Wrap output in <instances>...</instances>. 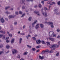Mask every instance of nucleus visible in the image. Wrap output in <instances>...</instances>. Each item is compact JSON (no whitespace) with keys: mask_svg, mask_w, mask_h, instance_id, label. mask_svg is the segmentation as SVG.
Returning <instances> with one entry per match:
<instances>
[{"mask_svg":"<svg viewBox=\"0 0 60 60\" xmlns=\"http://www.w3.org/2000/svg\"><path fill=\"white\" fill-rule=\"evenodd\" d=\"M53 45H52V46L51 47V50H54L55 49V48L54 47V46H53Z\"/></svg>","mask_w":60,"mask_h":60,"instance_id":"nucleus-13","label":"nucleus"},{"mask_svg":"<svg viewBox=\"0 0 60 60\" xmlns=\"http://www.w3.org/2000/svg\"><path fill=\"white\" fill-rule=\"evenodd\" d=\"M28 52H26L23 54V55H26L27 54Z\"/></svg>","mask_w":60,"mask_h":60,"instance_id":"nucleus-22","label":"nucleus"},{"mask_svg":"<svg viewBox=\"0 0 60 60\" xmlns=\"http://www.w3.org/2000/svg\"><path fill=\"white\" fill-rule=\"evenodd\" d=\"M25 14H23L22 15L21 17H22V18H23V17H24V16H25Z\"/></svg>","mask_w":60,"mask_h":60,"instance_id":"nucleus-42","label":"nucleus"},{"mask_svg":"<svg viewBox=\"0 0 60 60\" xmlns=\"http://www.w3.org/2000/svg\"><path fill=\"white\" fill-rule=\"evenodd\" d=\"M17 22H14V25H17Z\"/></svg>","mask_w":60,"mask_h":60,"instance_id":"nucleus-43","label":"nucleus"},{"mask_svg":"<svg viewBox=\"0 0 60 60\" xmlns=\"http://www.w3.org/2000/svg\"><path fill=\"white\" fill-rule=\"evenodd\" d=\"M9 36H10V37H11L12 36V34H9Z\"/></svg>","mask_w":60,"mask_h":60,"instance_id":"nucleus-47","label":"nucleus"},{"mask_svg":"<svg viewBox=\"0 0 60 60\" xmlns=\"http://www.w3.org/2000/svg\"><path fill=\"white\" fill-rule=\"evenodd\" d=\"M3 36V37L2 39L3 40H4V39H5V36L4 35Z\"/></svg>","mask_w":60,"mask_h":60,"instance_id":"nucleus-33","label":"nucleus"},{"mask_svg":"<svg viewBox=\"0 0 60 60\" xmlns=\"http://www.w3.org/2000/svg\"><path fill=\"white\" fill-rule=\"evenodd\" d=\"M6 13H7V14H9L11 13H10V12H8V11L6 12Z\"/></svg>","mask_w":60,"mask_h":60,"instance_id":"nucleus-34","label":"nucleus"},{"mask_svg":"<svg viewBox=\"0 0 60 60\" xmlns=\"http://www.w3.org/2000/svg\"><path fill=\"white\" fill-rule=\"evenodd\" d=\"M27 46L29 48H32V46H29L28 45H27Z\"/></svg>","mask_w":60,"mask_h":60,"instance_id":"nucleus-36","label":"nucleus"},{"mask_svg":"<svg viewBox=\"0 0 60 60\" xmlns=\"http://www.w3.org/2000/svg\"><path fill=\"white\" fill-rule=\"evenodd\" d=\"M26 6H23L22 7V9H25V8L26 7Z\"/></svg>","mask_w":60,"mask_h":60,"instance_id":"nucleus-40","label":"nucleus"},{"mask_svg":"<svg viewBox=\"0 0 60 60\" xmlns=\"http://www.w3.org/2000/svg\"><path fill=\"white\" fill-rule=\"evenodd\" d=\"M6 39H7V40H8V39H9V37H7L6 38Z\"/></svg>","mask_w":60,"mask_h":60,"instance_id":"nucleus-62","label":"nucleus"},{"mask_svg":"<svg viewBox=\"0 0 60 60\" xmlns=\"http://www.w3.org/2000/svg\"><path fill=\"white\" fill-rule=\"evenodd\" d=\"M48 25H53V23L51 22H48Z\"/></svg>","mask_w":60,"mask_h":60,"instance_id":"nucleus-10","label":"nucleus"},{"mask_svg":"<svg viewBox=\"0 0 60 60\" xmlns=\"http://www.w3.org/2000/svg\"><path fill=\"white\" fill-rule=\"evenodd\" d=\"M14 18V16L12 15H10L9 16V19H12V18Z\"/></svg>","mask_w":60,"mask_h":60,"instance_id":"nucleus-7","label":"nucleus"},{"mask_svg":"<svg viewBox=\"0 0 60 60\" xmlns=\"http://www.w3.org/2000/svg\"><path fill=\"white\" fill-rule=\"evenodd\" d=\"M44 10L45 11H46V10H47V8H44Z\"/></svg>","mask_w":60,"mask_h":60,"instance_id":"nucleus-57","label":"nucleus"},{"mask_svg":"<svg viewBox=\"0 0 60 60\" xmlns=\"http://www.w3.org/2000/svg\"><path fill=\"white\" fill-rule=\"evenodd\" d=\"M42 14L45 17H47L48 16L47 15V14L46 13H43Z\"/></svg>","mask_w":60,"mask_h":60,"instance_id":"nucleus-12","label":"nucleus"},{"mask_svg":"<svg viewBox=\"0 0 60 60\" xmlns=\"http://www.w3.org/2000/svg\"><path fill=\"white\" fill-rule=\"evenodd\" d=\"M36 42L37 44H39L41 42V41L40 40H38L36 41Z\"/></svg>","mask_w":60,"mask_h":60,"instance_id":"nucleus-5","label":"nucleus"},{"mask_svg":"<svg viewBox=\"0 0 60 60\" xmlns=\"http://www.w3.org/2000/svg\"><path fill=\"white\" fill-rule=\"evenodd\" d=\"M44 57L43 56L41 57L40 55L39 56V58L40 59H41V60L43 59H44Z\"/></svg>","mask_w":60,"mask_h":60,"instance_id":"nucleus-15","label":"nucleus"},{"mask_svg":"<svg viewBox=\"0 0 60 60\" xmlns=\"http://www.w3.org/2000/svg\"><path fill=\"white\" fill-rule=\"evenodd\" d=\"M3 47V45H0V48H2Z\"/></svg>","mask_w":60,"mask_h":60,"instance_id":"nucleus-56","label":"nucleus"},{"mask_svg":"<svg viewBox=\"0 0 60 60\" xmlns=\"http://www.w3.org/2000/svg\"><path fill=\"white\" fill-rule=\"evenodd\" d=\"M34 13H35V14H37V13H39V11H34Z\"/></svg>","mask_w":60,"mask_h":60,"instance_id":"nucleus-29","label":"nucleus"},{"mask_svg":"<svg viewBox=\"0 0 60 60\" xmlns=\"http://www.w3.org/2000/svg\"><path fill=\"white\" fill-rule=\"evenodd\" d=\"M54 52V51L53 50H51L50 51V53H53Z\"/></svg>","mask_w":60,"mask_h":60,"instance_id":"nucleus-50","label":"nucleus"},{"mask_svg":"<svg viewBox=\"0 0 60 60\" xmlns=\"http://www.w3.org/2000/svg\"><path fill=\"white\" fill-rule=\"evenodd\" d=\"M32 50L33 51H35L36 49L34 48H32Z\"/></svg>","mask_w":60,"mask_h":60,"instance_id":"nucleus-37","label":"nucleus"},{"mask_svg":"<svg viewBox=\"0 0 60 60\" xmlns=\"http://www.w3.org/2000/svg\"><path fill=\"white\" fill-rule=\"evenodd\" d=\"M14 30V28H13V27H11V29L10 30V31H13Z\"/></svg>","mask_w":60,"mask_h":60,"instance_id":"nucleus-32","label":"nucleus"},{"mask_svg":"<svg viewBox=\"0 0 60 60\" xmlns=\"http://www.w3.org/2000/svg\"><path fill=\"white\" fill-rule=\"evenodd\" d=\"M56 4V3L54 2H52V4Z\"/></svg>","mask_w":60,"mask_h":60,"instance_id":"nucleus-61","label":"nucleus"},{"mask_svg":"<svg viewBox=\"0 0 60 60\" xmlns=\"http://www.w3.org/2000/svg\"><path fill=\"white\" fill-rule=\"evenodd\" d=\"M52 38H50V37H49V39L50 40V41H51V40H52Z\"/></svg>","mask_w":60,"mask_h":60,"instance_id":"nucleus-54","label":"nucleus"},{"mask_svg":"<svg viewBox=\"0 0 60 60\" xmlns=\"http://www.w3.org/2000/svg\"><path fill=\"white\" fill-rule=\"evenodd\" d=\"M58 45H60V41H59L58 42Z\"/></svg>","mask_w":60,"mask_h":60,"instance_id":"nucleus-64","label":"nucleus"},{"mask_svg":"<svg viewBox=\"0 0 60 60\" xmlns=\"http://www.w3.org/2000/svg\"><path fill=\"white\" fill-rule=\"evenodd\" d=\"M54 34V32L52 31H50L49 33V35L50 37H52Z\"/></svg>","mask_w":60,"mask_h":60,"instance_id":"nucleus-2","label":"nucleus"},{"mask_svg":"<svg viewBox=\"0 0 60 60\" xmlns=\"http://www.w3.org/2000/svg\"><path fill=\"white\" fill-rule=\"evenodd\" d=\"M32 39L34 41H36V38L35 37H33Z\"/></svg>","mask_w":60,"mask_h":60,"instance_id":"nucleus-27","label":"nucleus"},{"mask_svg":"<svg viewBox=\"0 0 60 60\" xmlns=\"http://www.w3.org/2000/svg\"><path fill=\"white\" fill-rule=\"evenodd\" d=\"M20 34L22 35H25V33H20Z\"/></svg>","mask_w":60,"mask_h":60,"instance_id":"nucleus-35","label":"nucleus"},{"mask_svg":"<svg viewBox=\"0 0 60 60\" xmlns=\"http://www.w3.org/2000/svg\"><path fill=\"white\" fill-rule=\"evenodd\" d=\"M57 4L59 5H60V1H59L58 2Z\"/></svg>","mask_w":60,"mask_h":60,"instance_id":"nucleus-38","label":"nucleus"},{"mask_svg":"<svg viewBox=\"0 0 60 60\" xmlns=\"http://www.w3.org/2000/svg\"><path fill=\"white\" fill-rule=\"evenodd\" d=\"M54 11L55 12V13H57V12H58L57 11L56 9L54 10Z\"/></svg>","mask_w":60,"mask_h":60,"instance_id":"nucleus-28","label":"nucleus"},{"mask_svg":"<svg viewBox=\"0 0 60 60\" xmlns=\"http://www.w3.org/2000/svg\"><path fill=\"white\" fill-rule=\"evenodd\" d=\"M59 55V52H58L56 54V56H58Z\"/></svg>","mask_w":60,"mask_h":60,"instance_id":"nucleus-30","label":"nucleus"},{"mask_svg":"<svg viewBox=\"0 0 60 60\" xmlns=\"http://www.w3.org/2000/svg\"><path fill=\"white\" fill-rule=\"evenodd\" d=\"M53 46H54V48H58L59 46L58 45H53Z\"/></svg>","mask_w":60,"mask_h":60,"instance_id":"nucleus-17","label":"nucleus"},{"mask_svg":"<svg viewBox=\"0 0 60 60\" xmlns=\"http://www.w3.org/2000/svg\"><path fill=\"white\" fill-rule=\"evenodd\" d=\"M15 14L16 15H18V11H16L15 12Z\"/></svg>","mask_w":60,"mask_h":60,"instance_id":"nucleus-55","label":"nucleus"},{"mask_svg":"<svg viewBox=\"0 0 60 60\" xmlns=\"http://www.w3.org/2000/svg\"><path fill=\"white\" fill-rule=\"evenodd\" d=\"M0 21L2 23H4V22L5 21L4 20V19L3 18H1L0 19Z\"/></svg>","mask_w":60,"mask_h":60,"instance_id":"nucleus-6","label":"nucleus"},{"mask_svg":"<svg viewBox=\"0 0 60 60\" xmlns=\"http://www.w3.org/2000/svg\"><path fill=\"white\" fill-rule=\"evenodd\" d=\"M42 43L43 44H46V43H45V42L44 41L42 40L41 41Z\"/></svg>","mask_w":60,"mask_h":60,"instance_id":"nucleus-19","label":"nucleus"},{"mask_svg":"<svg viewBox=\"0 0 60 60\" xmlns=\"http://www.w3.org/2000/svg\"><path fill=\"white\" fill-rule=\"evenodd\" d=\"M3 53V51H1L0 52V55H1Z\"/></svg>","mask_w":60,"mask_h":60,"instance_id":"nucleus-51","label":"nucleus"},{"mask_svg":"<svg viewBox=\"0 0 60 60\" xmlns=\"http://www.w3.org/2000/svg\"><path fill=\"white\" fill-rule=\"evenodd\" d=\"M10 8V7L8 6V7H5V9L6 10L7 9H9V8Z\"/></svg>","mask_w":60,"mask_h":60,"instance_id":"nucleus-20","label":"nucleus"},{"mask_svg":"<svg viewBox=\"0 0 60 60\" xmlns=\"http://www.w3.org/2000/svg\"><path fill=\"white\" fill-rule=\"evenodd\" d=\"M44 1H42L41 2V3H42V4H44Z\"/></svg>","mask_w":60,"mask_h":60,"instance_id":"nucleus-53","label":"nucleus"},{"mask_svg":"<svg viewBox=\"0 0 60 60\" xmlns=\"http://www.w3.org/2000/svg\"><path fill=\"white\" fill-rule=\"evenodd\" d=\"M41 47V45L38 46L36 47V49H39V48H40Z\"/></svg>","mask_w":60,"mask_h":60,"instance_id":"nucleus-23","label":"nucleus"},{"mask_svg":"<svg viewBox=\"0 0 60 60\" xmlns=\"http://www.w3.org/2000/svg\"><path fill=\"white\" fill-rule=\"evenodd\" d=\"M60 13L59 12H58V13H56V15H60Z\"/></svg>","mask_w":60,"mask_h":60,"instance_id":"nucleus-52","label":"nucleus"},{"mask_svg":"<svg viewBox=\"0 0 60 60\" xmlns=\"http://www.w3.org/2000/svg\"><path fill=\"white\" fill-rule=\"evenodd\" d=\"M47 52V53H46L47 54L49 53V50H44L42 51V52H41V54H45V53Z\"/></svg>","mask_w":60,"mask_h":60,"instance_id":"nucleus-3","label":"nucleus"},{"mask_svg":"<svg viewBox=\"0 0 60 60\" xmlns=\"http://www.w3.org/2000/svg\"><path fill=\"white\" fill-rule=\"evenodd\" d=\"M39 7H41V4H39Z\"/></svg>","mask_w":60,"mask_h":60,"instance_id":"nucleus-60","label":"nucleus"},{"mask_svg":"<svg viewBox=\"0 0 60 60\" xmlns=\"http://www.w3.org/2000/svg\"><path fill=\"white\" fill-rule=\"evenodd\" d=\"M25 2V0H20L19 2V3L20 4H24Z\"/></svg>","mask_w":60,"mask_h":60,"instance_id":"nucleus-4","label":"nucleus"},{"mask_svg":"<svg viewBox=\"0 0 60 60\" xmlns=\"http://www.w3.org/2000/svg\"><path fill=\"white\" fill-rule=\"evenodd\" d=\"M14 41H15L14 39H12L11 40V44H13V43H14Z\"/></svg>","mask_w":60,"mask_h":60,"instance_id":"nucleus-11","label":"nucleus"},{"mask_svg":"<svg viewBox=\"0 0 60 60\" xmlns=\"http://www.w3.org/2000/svg\"><path fill=\"white\" fill-rule=\"evenodd\" d=\"M47 45L49 46L50 45V43L49 42H46Z\"/></svg>","mask_w":60,"mask_h":60,"instance_id":"nucleus-26","label":"nucleus"},{"mask_svg":"<svg viewBox=\"0 0 60 60\" xmlns=\"http://www.w3.org/2000/svg\"><path fill=\"white\" fill-rule=\"evenodd\" d=\"M6 47L7 49H9L10 48V46L9 45H7Z\"/></svg>","mask_w":60,"mask_h":60,"instance_id":"nucleus-31","label":"nucleus"},{"mask_svg":"<svg viewBox=\"0 0 60 60\" xmlns=\"http://www.w3.org/2000/svg\"><path fill=\"white\" fill-rule=\"evenodd\" d=\"M26 27V26L25 25H24L23 26V29H25Z\"/></svg>","mask_w":60,"mask_h":60,"instance_id":"nucleus-44","label":"nucleus"},{"mask_svg":"<svg viewBox=\"0 0 60 60\" xmlns=\"http://www.w3.org/2000/svg\"><path fill=\"white\" fill-rule=\"evenodd\" d=\"M40 25V27L42 28H43L44 27V26H43V25L42 24H41Z\"/></svg>","mask_w":60,"mask_h":60,"instance_id":"nucleus-18","label":"nucleus"},{"mask_svg":"<svg viewBox=\"0 0 60 60\" xmlns=\"http://www.w3.org/2000/svg\"><path fill=\"white\" fill-rule=\"evenodd\" d=\"M39 24H38L35 27V28L36 29H38V28H39Z\"/></svg>","mask_w":60,"mask_h":60,"instance_id":"nucleus-8","label":"nucleus"},{"mask_svg":"<svg viewBox=\"0 0 60 60\" xmlns=\"http://www.w3.org/2000/svg\"><path fill=\"white\" fill-rule=\"evenodd\" d=\"M39 51H40V50H37L36 52H39Z\"/></svg>","mask_w":60,"mask_h":60,"instance_id":"nucleus-63","label":"nucleus"},{"mask_svg":"<svg viewBox=\"0 0 60 60\" xmlns=\"http://www.w3.org/2000/svg\"><path fill=\"white\" fill-rule=\"evenodd\" d=\"M57 32H60V30L59 29H58L57 30Z\"/></svg>","mask_w":60,"mask_h":60,"instance_id":"nucleus-46","label":"nucleus"},{"mask_svg":"<svg viewBox=\"0 0 60 60\" xmlns=\"http://www.w3.org/2000/svg\"><path fill=\"white\" fill-rule=\"evenodd\" d=\"M19 13L20 14H22V12L21 11H19Z\"/></svg>","mask_w":60,"mask_h":60,"instance_id":"nucleus-39","label":"nucleus"},{"mask_svg":"<svg viewBox=\"0 0 60 60\" xmlns=\"http://www.w3.org/2000/svg\"><path fill=\"white\" fill-rule=\"evenodd\" d=\"M12 53L13 54H16L18 53V51L15 49H13L12 50Z\"/></svg>","mask_w":60,"mask_h":60,"instance_id":"nucleus-1","label":"nucleus"},{"mask_svg":"<svg viewBox=\"0 0 60 60\" xmlns=\"http://www.w3.org/2000/svg\"><path fill=\"white\" fill-rule=\"evenodd\" d=\"M37 22V20H36L35 22H34L32 23V25H33V26H32L33 27H34V26H33V25H35V24L36 23V22Z\"/></svg>","mask_w":60,"mask_h":60,"instance_id":"nucleus-16","label":"nucleus"},{"mask_svg":"<svg viewBox=\"0 0 60 60\" xmlns=\"http://www.w3.org/2000/svg\"><path fill=\"white\" fill-rule=\"evenodd\" d=\"M4 36V35H0V38H2Z\"/></svg>","mask_w":60,"mask_h":60,"instance_id":"nucleus-45","label":"nucleus"},{"mask_svg":"<svg viewBox=\"0 0 60 60\" xmlns=\"http://www.w3.org/2000/svg\"><path fill=\"white\" fill-rule=\"evenodd\" d=\"M18 58H19H19H20V56L18 55Z\"/></svg>","mask_w":60,"mask_h":60,"instance_id":"nucleus-59","label":"nucleus"},{"mask_svg":"<svg viewBox=\"0 0 60 60\" xmlns=\"http://www.w3.org/2000/svg\"><path fill=\"white\" fill-rule=\"evenodd\" d=\"M22 41V38H20V39H19V44H21V43Z\"/></svg>","mask_w":60,"mask_h":60,"instance_id":"nucleus-14","label":"nucleus"},{"mask_svg":"<svg viewBox=\"0 0 60 60\" xmlns=\"http://www.w3.org/2000/svg\"><path fill=\"white\" fill-rule=\"evenodd\" d=\"M50 5H53L52 2H50Z\"/></svg>","mask_w":60,"mask_h":60,"instance_id":"nucleus-41","label":"nucleus"},{"mask_svg":"<svg viewBox=\"0 0 60 60\" xmlns=\"http://www.w3.org/2000/svg\"><path fill=\"white\" fill-rule=\"evenodd\" d=\"M28 36L27 35L26 36V38L27 39H28L29 37H31V35H28Z\"/></svg>","mask_w":60,"mask_h":60,"instance_id":"nucleus-21","label":"nucleus"},{"mask_svg":"<svg viewBox=\"0 0 60 60\" xmlns=\"http://www.w3.org/2000/svg\"><path fill=\"white\" fill-rule=\"evenodd\" d=\"M32 18L31 17H29L28 19L29 20V21H31V19H32Z\"/></svg>","mask_w":60,"mask_h":60,"instance_id":"nucleus-25","label":"nucleus"},{"mask_svg":"<svg viewBox=\"0 0 60 60\" xmlns=\"http://www.w3.org/2000/svg\"><path fill=\"white\" fill-rule=\"evenodd\" d=\"M6 41L7 43H8V42H10V40H6Z\"/></svg>","mask_w":60,"mask_h":60,"instance_id":"nucleus-48","label":"nucleus"},{"mask_svg":"<svg viewBox=\"0 0 60 60\" xmlns=\"http://www.w3.org/2000/svg\"><path fill=\"white\" fill-rule=\"evenodd\" d=\"M50 26L52 28H54V26L53 25H51Z\"/></svg>","mask_w":60,"mask_h":60,"instance_id":"nucleus-49","label":"nucleus"},{"mask_svg":"<svg viewBox=\"0 0 60 60\" xmlns=\"http://www.w3.org/2000/svg\"><path fill=\"white\" fill-rule=\"evenodd\" d=\"M54 39L52 38V40H51V41H54Z\"/></svg>","mask_w":60,"mask_h":60,"instance_id":"nucleus-58","label":"nucleus"},{"mask_svg":"<svg viewBox=\"0 0 60 60\" xmlns=\"http://www.w3.org/2000/svg\"><path fill=\"white\" fill-rule=\"evenodd\" d=\"M0 33H2L3 34H6V32L4 31H3L2 30H1L0 31Z\"/></svg>","mask_w":60,"mask_h":60,"instance_id":"nucleus-9","label":"nucleus"},{"mask_svg":"<svg viewBox=\"0 0 60 60\" xmlns=\"http://www.w3.org/2000/svg\"><path fill=\"white\" fill-rule=\"evenodd\" d=\"M52 37H56V34H54V33H53V36Z\"/></svg>","mask_w":60,"mask_h":60,"instance_id":"nucleus-24","label":"nucleus"}]
</instances>
